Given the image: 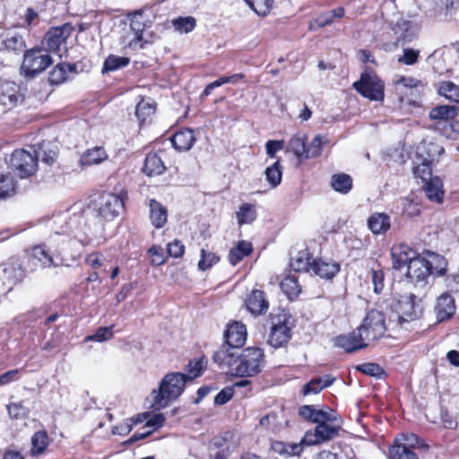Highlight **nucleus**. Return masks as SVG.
I'll use <instances>...</instances> for the list:
<instances>
[{
	"label": "nucleus",
	"instance_id": "dca6fc26",
	"mask_svg": "<svg viewBox=\"0 0 459 459\" xmlns=\"http://www.w3.org/2000/svg\"><path fill=\"white\" fill-rule=\"evenodd\" d=\"M431 264L428 259L423 257L415 256L408 264L406 276L411 281L419 282L423 281L428 276L430 275Z\"/></svg>",
	"mask_w": 459,
	"mask_h": 459
},
{
	"label": "nucleus",
	"instance_id": "e2e57ef3",
	"mask_svg": "<svg viewBox=\"0 0 459 459\" xmlns=\"http://www.w3.org/2000/svg\"><path fill=\"white\" fill-rule=\"evenodd\" d=\"M404 443L401 444L402 446H407L408 448H423L428 449L429 446L424 442V440L420 439L415 434H407L404 436Z\"/></svg>",
	"mask_w": 459,
	"mask_h": 459
},
{
	"label": "nucleus",
	"instance_id": "c03bdc74",
	"mask_svg": "<svg viewBox=\"0 0 459 459\" xmlns=\"http://www.w3.org/2000/svg\"><path fill=\"white\" fill-rule=\"evenodd\" d=\"M281 289L289 299H293L299 296L301 287L295 276L288 275L281 281Z\"/></svg>",
	"mask_w": 459,
	"mask_h": 459
},
{
	"label": "nucleus",
	"instance_id": "37998d69",
	"mask_svg": "<svg viewBox=\"0 0 459 459\" xmlns=\"http://www.w3.org/2000/svg\"><path fill=\"white\" fill-rule=\"evenodd\" d=\"M31 449L30 454L33 456H38L44 453L48 446V435L45 430H39L34 433L31 437Z\"/></svg>",
	"mask_w": 459,
	"mask_h": 459
},
{
	"label": "nucleus",
	"instance_id": "423d86ee",
	"mask_svg": "<svg viewBox=\"0 0 459 459\" xmlns=\"http://www.w3.org/2000/svg\"><path fill=\"white\" fill-rule=\"evenodd\" d=\"M52 63L53 60L47 49L31 48L24 52L21 72L24 76L33 78L44 72Z\"/></svg>",
	"mask_w": 459,
	"mask_h": 459
},
{
	"label": "nucleus",
	"instance_id": "680f3d73",
	"mask_svg": "<svg viewBox=\"0 0 459 459\" xmlns=\"http://www.w3.org/2000/svg\"><path fill=\"white\" fill-rule=\"evenodd\" d=\"M7 411L11 418L22 419L27 416L28 409L22 403H13L7 405Z\"/></svg>",
	"mask_w": 459,
	"mask_h": 459
},
{
	"label": "nucleus",
	"instance_id": "6e6552de",
	"mask_svg": "<svg viewBox=\"0 0 459 459\" xmlns=\"http://www.w3.org/2000/svg\"><path fill=\"white\" fill-rule=\"evenodd\" d=\"M25 277L18 259L12 258L0 264V291L9 292Z\"/></svg>",
	"mask_w": 459,
	"mask_h": 459
},
{
	"label": "nucleus",
	"instance_id": "69168bd1",
	"mask_svg": "<svg viewBox=\"0 0 459 459\" xmlns=\"http://www.w3.org/2000/svg\"><path fill=\"white\" fill-rule=\"evenodd\" d=\"M372 283L374 285V291L379 294L384 289L385 274L381 269H372Z\"/></svg>",
	"mask_w": 459,
	"mask_h": 459
},
{
	"label": "nucleus",
	"instance_id": "c85d7f7f",
	"mask_svg": "<svg viewBox=\"0 0 459 459\" xmlns=\"http://www.w3.org/2000/svg\"><path fill=\"white\" fill-rule=\"evenodd\" d=\"M76 73V65L74 64H57L49 73L48 82L50 84H61L69 78V74Z\"/></svg>",
	"mask_w": 459,
	"mask_h": 459
},
{
	"label": "nucleus",
	"instance_id": "13d9d810",
	"mask_svg": "<svg viewBox=\"0 0 459 459\" xmlns=\"http://www.w3.org/2000/svg\"><path fill=\"white\" fill-rule=\"evenodd\" d=\"M113 336V326L100 327L92 335H88L86 341L102 342L111 339Z\"/></svg>",
	"mask_w": 459,
	"mask_h": 459
},
{
	"label": "nucleus",
	"instance_id": "5fc2aeb1",
	"mask_svg": "<svg viewBox=\"0 0 459 459\" xmlns=\"http://www.w3.org/2000/svg\"><path fill=\"white\" fill-rule=\"evenodd\" d=\"M431 264L430 274L442 276L446 273V259L438 255H433L430 259H428Z\"/></svg>",
	"mask_w": 459,
	"mask_h": 459
},
{
	"label": "nucleus",
	"instance_id": "ea45409f",
	"mask_svg": "<svg viewBox=\"0 0 459 459\" xmlns=\"http://www.w3.org/2000/svg\"><path fill=\"white\" fill-rule=\"evenodd\" d=\"M458 114V108L455 106L440 105L433 108L429 111L431 120H451Z\"/></svg>",
	"mask_w": 459,
	"mask_h": 459
},
{
	"label": "nucleus",
	"instance_id": "de8ad7c7",
	"mask_svg": "<svg viewBox=\"0 0 459 459\" xmlns=\"http://www.w3.org/2000/svg\"><path fill=\"white\" fill-rule=\"evenodd\" d=\"M16 181L13 177L8 174H0V198H5L14 195Z\"/></svg>",
	"mask_w": 459,
	"mask_h": 459
},
{
	"label": "nucleus",
	"instance_id": "c756f323",
	"mask_svg": "<svg viewBox=\"0 0 459 459\" xmlns=\"http://www.w3.org/2000/svg\"><path fill=\"white\" fill-rule=\"evenodd\" d=\"M311 271L317 276L324 279H332L339 271L340 265L337 263L325 262L324 260H314Z\"/></svg>",
	"mask_w": 459,
	"mask_h": 459
},
{
	"label": "nucleus",
	"instance_id": "72a5a7b5",
	"mask_svg": "<svg viewBox=\"0 0 459 459\" xmlns=\"http://www.w3.org/2000/svg\"><path fill=\"white\" fill-rule=\"evenodd\" d=\"M424 183V191L427 197L432 202L442 203L444 192L442 190L443 184L441 179L438 177H434Z\"/></svg>",
	"mask_w": 459,
	"mask_h": 459
},
{
	"label": "nucleus",
	"instance_id": "a19ab883",
	"mask_svg": "<svg viewBox=\"0 0 459 459\" xmlns=\"http://www.w3.org/2000/svg\"><path fill=\"white\" fill-rule=\"evenodd\" d=\"M107 158L106 151L102 147H94L83 153L81 163L82 166H91L104 161Z\"/></svg>",
	"mask_w": 459,
	"mask_h": 459
},
{
	"label": "nucleus",
	"instance_id": "09e8293b",
	"mask_svg": "<svg viewBox=\"0 0 459 459\" xmlns=\"http://www.w3.org/2000/svg\"><path fill=\"white\" fill-rule=\"evenodd\" d=\"M265 178L266 180L273 187H276L281 182L282 176V167L280 164V161H275L272 166L268 167L265 169Z\"/></svg>",
	"mask_w": 459,
	"mask_h": 459
},
{
	"label": "nucleus",
	"instance_id": "7ed1b4c3",
	"mask_svg": "<svg viewBox=\"0 0 459 459\" xmlns=\"http://www.w3.org/2000/svg\"><path fill=\"white\" fill-rule=\"evenodd\" d=\"M67 244L63 240L58 242L51 238L48 244L35 247L32 249V256L37 259L43 267L66 265L76 260V256L66 253Z\"/></svg>",
	"mask_w": 459,
	"mask_h": 459
},
{
	"label": "nucleus",
	"instance_id": "6e6d98bb",
	"mask_svg": "<svg viewBox=\"0 0 459 459\" xmlns=\"http://www.w3.org/2000/svg\"><path fill=\"white\" fill-rule=\"evenodd\" d=\"M172 23L176 30L185 33L192 31L196 25L195 19L192 16L178 17L173 20Z\"/></svg>",
	"mask_w": 459,
	"mask_h": 459
},
{
	"label": "nucleus",
	"instance_id": "412c9836",
	"mask_svg": "<svg viewBox=\"0 0 459 459\" xmlns=\"http://www.w3.org/2000/svg\"><path fill=\"white\" fill-rule=\"evenodd\" d=\"M307 134L299 132L290 138L287 145V152L293 153L299 163L307 160Z\"/></svg>",
	"mask_w": 459,
	"mask_h": 459
},
{
	"label": "nucleus",
	"instance_id": "aec40b11",
	"mask_svg": "<svg viewBox=\"0 0 459 459\" xmlns=\"http://www.w3.org/2000/svg\"><path fill=\"white\" fill-rule=\"evenodd\" d=\"M290 328L286 322L273 324L271 327L268 344L274 348L283 346L290 339Z\"/></svg>",
	"mask_w": 459,
	"mask_h": 459
},
{
	"label": "nucleus",
	"instance_id": "8fccbe9b",
	"mask_svg": "<svg viewBox=\"0 0 459 459\" xmlns=\"http://www.w3.org/2000/svg\"><path fill=\"white\" fill-rule=\"evenodd\" d=\"M244 2L259 16L267 15L273 4V0H244Z\"/></svg>",
	"mask_w": 459,
	"mask_h": 459
},
{
	"label": "nucleus",
	"instance_id": "1a4fd4ad",
	"mask_svg": "<svg viewBox=\"0 0 459 459\" xmlns=\"http://www.w3.org/2000/svg\"><path fill=\"white\" fill-rule=\"evenodd\" d=\"M38 168L37 159L32 153L23 150H15L10 159V169L21 178L33 175Z\"/></svg>",
	"mask_w": 459,
	"mask_h": 459
},
{
	"label": "nucleus",
	"instance_id": "4468645a",
	"mask_svg": "<svg viewBox=\"0 0 459 459\" xmlns=\"http://www.w3.org/2000/svg\"><path fill=\"white\" fill-rule=\"evenodd\" d=\"M335 346L343 349L346 352H353L366 348L368 341L358 327L348 334H341L334 339Z\"/></svg>",
	"mask_w": 459,
	"mask_h": 459
},
{
	"label": "nucleus",
	"instance_id": "4c0bfd02",
	"mask_svg": "<svg viewBox=\"0 0 459 459\" xmlns=\"http://www.w3.org/2000/svg\"><path fill=\"white\" fill-rule=\"evenodd\" d=\"M155 110L156 107L154 101L150 98H143L136 105L135 116L140 123H144L154 115Z\"/></svg>",
	"mask_w": 459,
	"mask_h": 459
},
{
	"label": "nucleus",
	"instance_id": "2eb2a0df",
	"mask_svg": "<svg viewBox=\"0 0 459 459\" xmlns=\"http://www.w3.org/2000/svg\"><path fill=\"white\" fill-rule=\"evenodd\" d=\"M299 414L305 420L320 424L324 421H338L339 415L333 410H316L312 405H303L299 410Z\"/></svg>",
	"mask_w": 459,
	"mask_h": 459
},
{
	"label": "nucleus",
	"instance_id": "c9c22d12",
	"mask_svg": "<svg viewBox=\"0 0 459 459\" xmlns=\"http://www.w3.org/2000/svg\"><path fill=\"white\" fill-rule=\"evenodd\" d=\"M310 254L307 249L301 250L296 255L291 256L290 266L295 272H310L312 262Z\"/></svg>",
	"mask_w": 459,
	"mask_h": 459
},
{
	"label": "nucleus",
	"instance_id": "49530a36",
	"mask_svg": "<svg viewBox=\"0 0 459 459\" xmlns=\"http://www.w3.org/2000/svg\"><path fill=\"white\" fill-rule=\"evenodd\" d=\"M437 92L446 100L459 103V86L452 82H442L438 85Z\"/></svg>",
	"mask_w": 459,
	"mask_h": 459
},
{
	"label": "nucleus",
	"instance_id": "cd10ccee",
	"mask_svg": "<svg viewBox=\"0 0 459 459\" xmlns=\"http://www.w3.org/2000/svg\"><path fill=\"white\" fill-rule=\"evenodd\" d=\"M22 101L23 96L19 92L18 87L14 83H6L0 93V104L12 108Z\"/></svg>",
	"mask_w": 459,
	"mask_h": 459
},
{
	"label": "nucleus",
	"instance_id": "bf43d9fd",
	"mask_svg": "<svg viewBox=\"0 0 459 459\" xmlns=\"http://www.w3.org/2000/svg\"><path fill=\"white\" fill-rule=\"evenodd\" d=\"M357 369L366 375L378 378L385 374L384 369L377 363H364L359 365Z\"/></svg>",
	"mask_w": 459,
	"mask_h": 459
},
{
	"label": "nucleus",
	"instance_id": "603ef678",
	"mask_svg": "<svg viewBox=\"0 0 459 459\" xmlns=\"http://www.w3.org/2000/svg\"><path fill=\"white\" fill-rule=\"evenodd\" d=\"M128 64V57L110 55L106 58L104 62L103 73L116 71L117 69L126 66Z\"/></svg>",
	"mask_w": 459,
	"mask_h": 459
},
{
	"label": "nucleus",
	"instance_id": "f03ea898",
	"mask_svg": "<svg viewBox=\"0 0 459 459\" xmlns=\"http://www.w3.org/2000/svg\"><path fill=\"white\" fill-rule=\"evenodd\" d=\"M186 380L185 374L173 372L167 374L160 383L159 389L152 392V408L160 410L176 400L184 392Z\"/></svg>",
	"mask_w": 459,
	"mask_h": 459
},
{
	"label": "nucleus",
	"instance_id": "e433bc0d",
	"mask_svg": "<svg viewBox=\"0 0 459 459\" xmlns=\"http://www.w3.org/2000/svg\"><path fill=\"white\" fill-rule=\"evenodd\" d=\"M335 378L330 375L322 377H316L311 379L307 385H304L303 394L305 395L320 393L324 388L330 386Z\"/></svg>",
	"mask_w": 459,
	"mask_h": 459
},
{
	"label": "nucleus",
	"instance_id": "39448f33",
	"mask_svg": "<svg viewBox=\"0 0 459 459\" xmlns=\"http://www.w3.org/2000/svg\"><path fill=\"white\" fill-rule=\"evenodd\" d=\"M127 192L121 190L117 194L103 193L94 202V210L98 216L105 221H112L123 211Z\"/></svg>",
	"mask_w": 459,
	"mask_h": 459
},
{
	"label": "nucleus",
	"instance_id": "a878e982",
	"mask_svg": "<svg viewBox=\"0 0 459 459\" xmlns=\"http://www.w3.org/2000/svg\"><path fill=\"white\" fill-rule=\"evenodd\" d=\"M150 220L156 229H160L168 221V210L160 202L151 199L149 202Z\"/></svg>",
	"mask_w": 459,
	"mask_h": 459
},
{
	"label": "nucleus",
	"instance_id": "ddd939ff",
	"mask_svg": "<svg viewBox=\"0 0 459 459\" xmlns=\"http://www.w3.org/2000/svg\"><path fill=\"white\" fill-rule=\"evenodd\" d=\"M73 27L65 23L59 27L51 28L46 34L43 43L48 52L56 53L60 57L62 49H66V39L71 36Z\"/></svg>",
	"mask_w": 459,
	"mask_h": 459
},
{
	"label": "nucleus",
	"instance_id": "4d7b16f0",
	"mask_svg": "<svg viewBox=\"0 0 459 459\" xmlns=\"http://www.w3.org/2000/svg\"><path fill=\"white\" fill-rule=\"evenodd\" d=\"M204 367L205 362L203 359H199L195 361H189L187 365V374L185 375L186 380H193L201 376Z\"/></svg>",
	"mask_w": 459,
	"mask_h": 459
},
{
	"label": "nucleus",
	"instance_id": "6ab92c4d",
	"mask_svg": "<svg viewBox=\"0 0 459 459\" xmlns=\"http://www.w3.org/2000/svg\"><path fill=\"white\" fill-rule=\"evenodd\" d=\"M224 336L229 347L240 348L245 344L247 340L246 325L239 322H234L228 326Z\"/></svg>",
	"mask_w": 459,
	"mask_h": 459
},
{
	"label": "nucleus",
	"instance_id": "20e7f679",
	"mask_svg": "<svg viewBox=\"0 0 459 459\" xmlns=\"http://www.w3.org/2000/svg\"><path fill=\"white\" fill-rule=\"evenodd\" d=\"M443 152L444 149L435 143H423L418 146V155L421 161L413 169L415 177L422 182L432 179V166L438 160Z\"/></svg>",
	"mask_w": 459,
	"mask_h": 459
},
{
	"label": "nucleus",
	"instance_id": "b1692460",
	"mask_svg": "<svg viewBox=\"0 0 459 459\" xmlns=\"http://www.w3.org/2000/svg\"><path fill=\"white\" fill-rule=\"evenodd\" d=\"M268 306L265 294L262 290H253L247 299V308L255 316L265 313Z\"/></svg>",
	"mask_w": 459,
	"mask_h": 459
},
{
	"label": "nucleus",
	"instance_id": "58836bf2",
	"mask_svg": "<svg viewBox=\"0 0 459 459\" xmlns=\"http://www.w3.org/2000/svg\"><path fill=\"white\" fill-rule=\"evenodd\" d=\"M414 252L405 246H401L399 250L392 252L393 267L400 269L407 266L411 259H414Z\"/></svg>",
	"mask_w": 459,
	"mask_h": 459
},
{
	"label": "nucleus",
	"instance_id": "f257e3e1",
	"mask_svg": "<svg viewBox=\"0 0 459 459\" xmlns=\"http://www.w3.org/2000/svg\"><path fill=\"white\" fill-rule=\"evenodd\" d=\"M213 360L222 369L232 368L231 374L238 377H253L262 371L264 366V354L261 348L248 347L243 350L238 359H235L233 353L222 348L214 353Z\"/></svg>",
	"mask_w": 459,
	"mask_h": 459
},
{
	"label": "nucleus",
	"instance_id": "f704fd0d",
	"mask_svg": "<svg viewBox=\"0 0 459 459\" xmlns=\"http://www.w3.org/2000/svg\"><path fill=\"white\" fill-rule=\"evenodd\" d=\"M143 170L147 176L152 177L162 174L165 166L160 156L156 153H149L145 158Z\"/></svg>",
	"mask_w": 459,
	"mask_h": 459
},
{
	"label": "nucleus",
	"instance_id": "79ce46f5",
	"mask_svg": "<svg viewBox=\"0 0 459 459\" xmlns=\"http://www.w3.org/2000/svg\"><path fill=\"white\" fill-rule=\"evenodd\" d=\"M257 213L255 207L251 204H242L238 210L236 212V219L238 224L242 226L244 224H251L256 219Z\"/></svg>",
	"mask_w": 459,
	"mask_h": 459
},
{
	"label": "nucleus",
	"instance_id": "3c124183",
	"mask_svg": "<svg viewBox=\"0 0 459 459\" xmlns=\"http://www.w3.org/2000/svg\"><path fill=\"white\" fill-rule=\"evenodd\" d=\"M390 459H418V455L407 446L394 445L389 449Z\"/></svg>",
	"mask_w": 459,
	"mask_h": 459
},
{
	"label": "nucleus",
	"instance_id": "5701e85b",
	"mask_svg": "<svg viewBox=\"0 0 459 459\" xmlns=\"http://www.w3.org/2000/svg\"><path fill=\"white\" fill-rule=\"evenodd\" d=\"M26 43L19 34L6 33L0 37V51L20 54L24 51Z\"/></svg>",
	"mask_w": 459,
	"mask_h": 459
},
{
	"label": "nucleus",
	"instance_id": "864d4df0",
	"mask_svg": "<svg viewBox=\"0 0 459 459\" xmlns=\"http://www.w3.org/2000/svg\"><path fill=\"white\" fill-rule=\"evenodd\" d=\"M219 261L220 257L216 254L206 251L203 248L201 249V258L198 262V268L201 271H206L216 264Z\"/></svg>",
	"mask_w": 459,
	"mask_h": 459
},
{
	"label": "nucleus",
	"instance_id": "a211bd4d",
	"mask_svg": "<svg viewBox=\"0 0 459 459\" xmlns=\"http://www.w3.org/2000/svg\"><path fill=\"white\" fill-rule=\"evenodd\" d=\"M434 310L438 322L451 318L455 313V299L450 293L441 294L437 299Z\"/></svg>",
	"mask_w": 459,
	"mask_h": 459
},
{
	"label": "nucleus",
	"instance_id": "7c9ffc66",
	"mask_svg": "<svg viewBox=\"0 0 459 459\" xmlns=\"http://www.w3.org/2000/svg\"><path fill=\"white\" fill-rule=\"evenodd\" d=\"M303 442L302 439L299 443H285L283 441H273L272 443V450L284 456H295L299 455L303 451Z\"/></svg>",
	"mask_w": 459,
	"mask_h": 459
},
{
	"label": "nucleus",
	"instance_id": "774afa93",
	"mask_svg": "<svg viewBox=\"0 0 459 459\" xmlns=\"http://www.w3.org/2000/svg\"><path fill=\"white\" fill-rule=\"evenodd\" d=\"M185 252V246L181 241L175 239L171 243L168 244V253L170 256L178 258L183 255Z\"/></svg>",
	"mask_w": 459,
	"mask_h": 459
},
{
	"label": "nucleus",
	"instance_id": "f3484780",
	"mask_svg": "<svg viewBox=\"0 0 459 459\" xmlns=\"http://www.w3.org/2000/svg\"><path fill=\"white\" fill-rule=\"evenodd\" d=\"M145 29V23L143 20L141 13H134L130 19V30L133 33V38L128 41L126 47L133 49L138 50L143 49L146 41L143 39V33Z\"/></svg>",
	"mask_w": 459,
	"mask_h": 459
},
{
	"label": "nucleus",
	"instance_id": "338daca9",
	"mask_svg": "<svg viewBox=\"0 0 459 459\" xmlns=\"http://www.w3.org/2000/svg\"><path fill=\"white\" fill-rule=\"evenodd\" d=\"M233 394V386H227L217 394L214 398V403L217 405H223L232 398Z\"/></svg>",
	"mask_w": 459,
	"mask_h": 459
},
{
	"label": "nucleus",
	"instance_id": "0eeeda50",
	"mask_svg": "<svg viewBox=\"0 0 459 459\" xmlns=\"http://www.w3.org/2000/svg\"><path fill=\"white\" fill-rule=\"evenodd\" d=\"M353 89L362 97L372 101H383L385 99L384 82L373 72H364L359 81L353 82Z\"/></svg>",
	"mask_w": 459,
	"mask_h": 459
},
{
	"label": "nucleus",
	"instance_id": "4be33fe9",
	"mask_svg": "<svg viewBox=\"0 0 459 459\" xmlns=\"http://www.w3.org/2000/svg\"><path fill=\"white\" fill-rule=\"evenodd\" d=\"M81 219L80 215L69 216L68 213L63 212L53 217L51 221V229L56 235L69 233L73 230L74 225Z\"/></svg>",
	"mask_w": 459,
	"mask_h": 459
},
{
	"label": "nucleus",
	"instance_id": "473e14b6",
	"mask_svg": "<svg viewBox=\"0 0 459 459\" xmlns=\"http://www.w3.org/2000/svg\"><path fill=\"white\" fill-rule=\"evenodd\" d=\"M37 161L41 160L42 162L52 165L57 157V146L51 143L43 142L35 152Z\"/></svg>",
	"mask_w": 459,
	"mask_h": 459
},
{
	"label": "nucleus",
	"instance_id": "a18cd8bd",
	"mask_svg": "<svg viewBox=\"0 0 459 459\" xmlns=\"http://www.w3.org/2000/svg\"><path fill=\"white\" fill-rule=\"evenodd\" d=\"M331 185L335 191L347 194L352 188V179L347 174H334L332 176Z\"/></svg>",
	"mask_w": 459,
	"mask_h": 459
},
{
	"label": "nucleus",
	"instance_id": "9d476101",
	"mask_svg": "<svg viewBox=\"0 0 459 459\" xmlns=\"http://www.w3.org/2000/svg\"><path fill=\"white\" fill-rule=\"evenodd\" d=\"M342 425V420L340 416L338 421H324L315 428L313 433L307 432L304 440L309 446L333 440L339 436Z\"/></svg>",
	"mask_w": 459,
	"mask_h": 459
},
{
	"label": "nucleus",
	"instance_id": "393cba45",
	"mask_svg": "<svg viewBox=\"0 0 459 459\" xmlns=\"http://www.w3.org/2000/svg\"><path fill=\"white\" fill-rule=\"evenodd\" d=\"M195 141V132L190 128H184L178 131L171 139L175 149L182 152L190 150Z\"/></svg>",
	"mask_w": 459,
	"mask_h": 459
},
{
	"label": "nucleus",
	"instance_id": "f8f14e48",
	"mask_svg": "<svg viewBox=\"0 0 459 459\" xmlns=\"http://www.w3.org/2000/svg\"><path fill=\"white\" fill-rule=\"evenodd\" d=\"M359 328L368 342L378 340L386 330L384 314L376 309L368 311Z\"/></svg>",
	"mask_w": 459,
	"mask_h": 459
},
{
	"label": "nucleus",
	"instance_id": "052dcab7",
	"mask_svg": "<svg viewBox=\"0 0 459 459\" xmlns=\"http://www.w3.org/2000/svg\"><path fill=\"white\" fill-rule=\"evenodd\" d=\"M420 51L412 48H404L403 56L398 57V62L405 65H413L418 62Z\"/></svg>",
	"mask_w": 459,
	"mask_h": 459
},
{
	"label": "nucleus",
	"instance_id": "0e129e2a",
	"mask_svg": "<svg viewBox=\"0 0 459 459\" xmlns=\"http://www.w3.org/2000/svg\"><path fill=\"white\" fill-rule=\"evenodd\" d=\"M307 159L318 157L322 152V137L316 135L307 144Z\"/></svg>",
	"mask_w": 459,
	"mask_h": 459
},
{
	"label": "nucleus",
	"instance_id": "9b49d317",
	"mask_svg": "<svg viewBox=\"0 0 459 459\" xmlns=\"http://www.w3.org/2000/svg\"><path fill=\"white\" fill-rule=\"evenodd\" d=\"M415 299L416 296L411 293L399 299L395 311L389 317V324L402 326L404 323L415 320L420 312L417 309Z\"/></svg>",
	"mask_w": 459,
	"mask_h": 459
},
{
	"label": "nucleus",
	"instance_id": "2f4dec72",
	"mask_svg": "<svg viewBox=\"0 0 459 459\" xmlns=\"http://www.w3.org/2000/svg\"><path fill=\"white\" fill-rule=\"evenodd\" d=\"M253 251V246L250 242L240 240L237 246L230 250L228 260L233 266L237 265L245 257L248 256Z\"/></svg>",
	"mask_w": 459,
	"mask_h": 459
},
{
	"label": "nucleus",
	"instance_id": "bb28decb",
	"mask_svg": "<svg viewBox=\"0 0 459 459\" xmlns=\"http://www.w3.org/2000/svg\"><path fill=\"white\" fill-rule=\"evenodd\" d=\"M368 227L375 235L385 234L391 227L390 217L385 212H374L368 219Z\"/></svg>",
	"mask_w": 459,
	"mask_h": 459
}]
</instances>
